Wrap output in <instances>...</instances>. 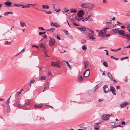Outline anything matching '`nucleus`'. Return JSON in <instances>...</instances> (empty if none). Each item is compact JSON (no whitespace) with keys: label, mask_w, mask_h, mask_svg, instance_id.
Listing matches in <instances>:
<instances>
[{"label":"nucleus","mask_w":130,"mask_h":130,"mask_svg":"<svg viewBox=\"0 0 130 130\" xmlns=\"http://www.w3.org/2000/svg\"><path fill=\"white\" fill-rule=\"evenodd\" d=\"M102 119L103 120L106 121L108 120L109 119L107 117L106 115H104L102 116Z\"/></svg>","instance_id":"nucleus-11"},{"label":"nucleus","mask_w":130,"mask_h":130,"mask_svg":"<svg viewBox=\"0 0 130 130\" xmlns=\"http://www.w3.org/2000/svg\"><path fill=\"white\" fill-rule=\"evenodd\" d=\"M43 51L45 53L44 55L46 57H49V56L46 54V52H47V50L46 49V47L44 45L43 43H41V50Z\"/></svg>","instance_id":"nucleus-1"},{"label":"nucleus","mask_w":130,"mask_h":130,"mask_svg":"<svg viewBox=\"0 0 130 130\" xmlns=\"http://www.w3.org/2000/svg\"><path fill=\"white\" fill-rule=\"evenodd\" d=\"M4 4L7 6H10L11 5L12 3L10 2H5L4 3Z\"/></svg>","instance_id":"nucleus-20"},{"label":"nucleus","mask_w":130,"mask_h":130,"mask_svg":"<svg viewBox=\"0 0 130 130\" xmlns=\"http://www.w3.org/2000/svg\"><path fill=\"white\" fill-rule=\"evenodd\" d=\"M58 39L60 40L61 39L60 37H59L58 35L56 37Z\"/></svg>","instance_id":"nucleus-63"},{"label":"nucleus","mask_w":130,"mask_h":130,"mask_svg":"<svg viewBox=\"0 0 130 130\" xmlns=\"http://www.w3.org/2000/svg\"><path fill=\"white\" fill-rule=\"evenodd\" d=\"M124 48H130V45L124 47Z\"/></svg>","instance_id":"nucleus-61"},{"label":"nucleus","mask_w":130,"mask_h":130,"mask_svg":"<svg viewBox=\"0 0 130 130\" xmlns=\"http://www.w3.org/2000/svg\"><path fill=\"white\" fill-rule=\"evenodd\" d=\"M87 29H88L90 31V32H91L92 34H94V32L92 30H91L89 28H87Z\"/></svg>","instance_id":"nucleus-44"},{"label":"nucleus","mask_w":130,"mask_h":130,"mask_svg":"<svg viewBox=\"0 0 130 130\" xmlns=\"http://www.w3.org/2000/svg\"><path fill=\"white\" fill-rule=\"evenodd\" d=\"M110 36V34H108L107 35H105V36L106 37H109Z\"/></svg>","instance_id":"nucleus-64"},{"label":"nucleus","mask_w":130,"mask_h":130,"mask_svg":"<svg viewBox=\"0 0 130 130\" xmlns=\"http://www.w3.org/2000/svg\"><path fill=\"white\" fill-rule=\"evenodd\" d=\"M87 48V47L85 45H83L82 47V49L84 51H86V50Z\"/></svg>","instance_id":"nucleus-28"},{"label":"nucleus","mask_w":130,"mask_h":130,"mask_svg":"<svg viewBox=\"0 0 130 130\" xmlns=\"http://www.w3.org/2000/svg\"><path fill=\"white\" fill-rule=\"evenodd\" d=\"M122 126L120 125H114L112 126V127L113 128H116L117 127H121Z\"/></svg>","instance_id":"nucleus-30"},{"label":"nucleus","mask_w":130,"mask_h":130,"mask_svg":"<svg viewBox=\"0 0 130 130\" xmlns=\"http://www.w3.org/2000/svg\"><path fill=\"white\" fill-rule=\"evenodd\" d=\"M77 29H78L80 31H84L86 30V28L85 27H78Z\"/></svg>","instance_id":"nucleus-14"},{"label":"nucleus","mask_w":130,"mask_h":130,"mask_svg":"<svg viewBox=\"0 0 130 130\" xmlns=\"http://www.w3.org/2000/svg\"><path fill=\"white\" fill-rule=\"evenodd\" d=\"M83 63L84 66V69H86L88 66L89 63L87 61H84V62Z\"/></svg>","instance_id":"nucleus-15"},{"label":"nucleus","mask_w":130,"mask_h":130,"mask_svg":"<svg viewBox=\"0 0 130 130\" xmlns=\"http://www.w3.org/2000/svg\"><path fill=\"white\" fill-rule=\"evenodd\" d=\"M116 91H111L112 94L114 95H115L116 94V93H115Z\"/></svg>","instance_id":"nucleus-49"},{"label":"nucleus","mask_w":130,"mask_h":130,"mask_svg":"<svg viewBox=\"0 0 130 130\" xmlns=\"http://www.w3.org/2000/svg\"><path fill=\"white\" fill-rule=\"evenodd\" d=\"M73 25L76 26H79V25L75 23H73Z\"/></svg>","instance_id":"nucleus-57"},{"label":"nucleus","mask_w":130,"mask_h":130,"mask_svg":"<svg viewBox=\"0 0 130 130\" xmlns=\"http://www.w3.org/2000/svg\"><path fill=\"white\" fill-rule=\"evenodd\" d=\"M110 50L111 51H112L115 52H116L117 51L116 50H114V49H111Z\"/></svg>","instance_id":"nucleus-58"},{"label":"nucleus","mask_w":130,"mask_h":130,"mask_svg":"<svg viewBox=\"0 0 130 130\" xmlns=\"http://www.w3.org/2000/svg\"><path fill=\"white\" fill-rule=\"evenodd\" d=\"M42 7L43 8V9H48L49 8V6H48L47 5H43L42 6Z\"/></svg>","instance_id":"nucleus-23"},{"label":"nucleus","mask_w":130,"mask_h":130,"mask_svg":"<svg viewBox=\"0 0 130 130\" xmlns=\"http://www.w3.org/2000/svg\"><path fill=\"white\" fill-rule=\"evenodd\" d=\"M84 15V11L82 10H80L77 13V15L78 17L81 18Z\"/></svg>","instance_id":"nucleus-3"},{"label":"nucleus","mask_w":130,"mask_h":130,"mask_svg":"<svg viewBox=\"0 0 130 130\" xmlns=\"http://www.w3.org/2000/svg\"><path fill=\"white\" fill-rule=\"evenodd\" d=\"M126 37H127V38L129 41H130V35L127 34L126 35Z\"/></svg>","instance_id":"nucleus-31"},{"label":"nucleus","mask_w":130,"mask_h":130,"mask_svg":"<svg viewBox=\"0 0 130 130\" xmlns=\"http://www.w3.org/2000/svg\"><path fill=\"white\" fill-rule=\"evenodd\" d=\"M53 8L54 10L56 12H58L60 11V9H57L55 7V6H54Z\"/></svg>","instance_id":"nucleus-21"},{"label":"nucleus","mask_w":130,"mask_h":130,"mask_svg":"<svg viewBox=\"0 0 130 130\" xmlns=\"http://www.w3.org/2000/svg\"><path fill=\"white\" fill-rule=\"evenodd\" d=\"M41 37L43 38H47V36L45 35H41Z\"/></svg>","instance_id":"nucleus-37"},{"label":"nucleus","mask_w":130,"mask_h":130,"mask_svg":"<svg viewBox=\"0 0 130 130\" xmlns=\"http://www.w3.org/2000/svg\"><path fill=\"white\" fill-rule=\"evenodd\" d=\"M20 101V100L18 98H17L16 99V100L15 101V103H19Z\"/></svg>","instance_id":"nucleus-36"},{"label":"nucleus","mask_w":130,"mask_h":130,"mask_svg":"<svg viewBox=\"0 0 130 130\" xmlns=\"http://www.w3.org/2000/svg\"><path fill=\"white\" fill-rule=\"evenodd\" d=\"M103 88L104 92L105 93H106L109 91V88L108 87V86L107 85H105L103 87Z\"/></svg>","instance_id":"nucleus-6"},{"label":"nucleus","mask_w":130,"mask_h":130,"mask_svg":"<svg viewBox=\"0 0 130 130\" xmlns=\"http://www.w3.org/2000/svg\"><path fill=\"white\" fill-rule=\"evenodd\" d=\"M101 85V84H98L96 85L95 87V91Z\"/></svg>","instance_id":"nucleus-26"},{"label":"nucleus","mask_w":130,"mask_h":130,"mask_svg":"<svg viewBox=\"0 0 130 130\" xmlns=\"http://www.w3.org/2000/svg\"><path fill=\"white\" fill-rule=\"evenodd\" d=\"M118 31V30L116 28H114L113 29H112V31L113 32L116 33L117 32V31Z\"/></svg>","instance_id":"nucleus-33"},{"label":"nucleus","mask_w":130,"mask_h":130,"mask_svg":"<svg viewBox=\"0 0 130 130\" xmlns=\"http://www.w3.org/2000/svg\"><path fill=\"white\" fill-rule=\"evenodd\" d=\"M45 79V76H41V80H44Z\"/></svg>","instance_id":"nucleus-47"},{"label":"nucleus","mask_w":130,"mask_h":130,"mask_svg":"<svg viewBox=\"0 0 130 130\" xmlns=\"http://www.w3.org/2000/svg\"><path fill=\"white\" fill-rule=\"evenodd\" d=\"M34 107L37 108H41V104H36L34 105Z\"/></svg>","instance_id":"nucleus-19"},{"label":"nucleus","mask_w":130,"mask_h":130,"mask_svg":"<svg viewBox=\"0 0 130 130\" xmlns=\"http://www.w3.org/2000/svg\"><path fill=\"white\" fill-rule=\"evenodd\" d=\"M128 104V103L127 102H122L120 105V106L121 108H123L124 106H126Z\"/></svg>","instance_id":"nucleus-10"},{"label":"nucleus","mask_w":130,"mask_h":130,"mask_svg":"<svg viewBox=\"0 0 130 130\" xmlns=\"http://www.w3.org/2000/svg\"><path fill=\"white\" fill-rule=\"evenodd\" d=\"M107 75L108 76V77L110 78H111V76H112V75H111L110 73L109 72H108Z\"/></svg>","instance_id":"nucleus-38"},{"label":"nucleus","mask_w":130,"mask_h":130,"mask_svg":"<svg viewBox=\"0 0 130 130\" xmlns=\"http://www.w3.org/2000/svg\"><path fill=\"white\" fill-rule=\"evenodd\" d=\"M78 79L79 80L80 82H83L84 80V79L82 78V75H81L79 76V78Z\"/></svg>","instance_id":"nucleus-22"},{"label":"nucleus","mask_w":130,"mask_h":130,"mask_svg":"<svg viewBox=\"0 0 130 130\" xmlns=\"http://www.w3.org/2000/svg\"><path fill=\"white\" fill-rule=\"evenodd\" d=\"M51 25L52 26H54L56 27H59L60 26L57 23L54 22H52L51 24Z\"/></svg>","instance_id":"nucleus-12"},{"label":"nucleus","mask_w":130,"mask_h":130,"mask_svg":"<svg viewBox=\"0 0 130 130\" xmlns=\"http://www.w3.org/2000/svg\"><path fill=\"white\" fill-rule=\"evenodd\" d=\"M94 34H92L91 33H89L88 36L89 38L92 40H94L95 39V38L93 37Z\"/></svg>","instance_id":"nucleus-8"},{"label":"nucleus","mask_w":130,"mask_h":130,"mask_svg":"<svg viewBox=\"0 0 130 130\" xmlns=\"http://www.w3.org/2000/svg\"><path fill=\"white\" fill-rule=\"evenodd\" d=\"M48 87H49L48 84H47L45 85V86L44 87V90L43 91V92H44V91L47 90L48 89Z\"/></svg>","instance_id":"nucleus-17"},{"label":"nucleus","mask_w":130,"mask_h":130,"mask_svg":"<svg viewBox=\"0 0 130 130\" xmlns=\"http://www.w3.org/2000/svg\"><path fill=\"white\" fill-rule=\"evenodd\" d=\"M52 66L54 67L60 68V66L58 64V63L56 62H52L51 63Z\"/></svg>","instance_id":"nucleus-9"},{"label":"nucleus","mask_w":130,"mask_h":130,"mask_svg":"<svg viewBox=\"0 0 130 130\" xmlns=\"http://www.w3.org/2000/svg\"><path fill=\"white\" fill-rule=\"evenodd\" d=\"M90 74V70L88 69L86 70L83 73V77H88Z\"/></svg>","instance_id":"nucleus-4"},{"label":"nucleus","mask_w":130,"mask_h":130,"mask_svg":"<svg viewBox=\"0 0 130 130\" xmlns=\"http://www.w3.org/2000/svg\"><path fill=\"white\" fill-rule=\"evenodd\" d=\"M35 81V79H32L28 83V85L30 86V87L31 86V85L34 83Z\"/></svg>","instance_id":"nucleus-16"},{"label":"nucleus","mask_w":130,"mask_h":130,"mask_svg":"<svg viewBox=\"0 0 130 130\" xmlns=\"http://www.w3.org/2000/svg\"><path fill=\"white\" fill-rule=\"evenodd\" d=\"M11 96L10 97H9V98L6 101V104L7 105H8V104H9V100H10V98H11Z\"/></svg>","instance_id":"nucleus-42"},{"label":"nucleus","mask_w":130,"mask_h":130,"mask_svg":"<svg viewBox=\"0 0 130 130\" xmlns=\"http://www.w3.org/2000/svg\"><path fill=\"white\" fill-rule=\"evenodd\" d=\"M45 13L47 14H49L52 13V12L50 11H48V12H45Z\"/></svg>","instance_id":"nucleus-54"},{"label":"nucleus","mask_w":130,"mask_h":130,"mask_svg":"<svg viewBox=\"0 0 130 130\" xmlns=\"http://www.w3.org/2000/svg\"><path fill=\"white\" fill-rule=\"evenodd\" d=\"M118 33L120 35L123 36H125L126 37V34L125 33V31L122 30H118Z\"/></svg>","instance_id":"nucleus-7"},{"label":"nucleus","mask_w":130,"mask_h":130,"mask_svg":"<svg viewBox=\"0 0 130 130\" xmlns=\"http://www.w3.org/2000/svg\"><path fill=\"white\" fill-rule=\"evenodd\" d=\"M5 45H10L11 44V42L6 41L5 42Z\"/></svg>","instance_id":"nucleus-29"},{"label":"nucleus","mask_w":130,"mask_h":130,"mask_svg":"<svg viewBox=\"0 0 130 130\" xmlns=\"http://www.w3.org/2000/svg\"><path fill=\"white\" fill-rule=\"evenodd\" d=\"M21 25L22 27H24L26 26V24L22 22H20Z\"/></svg>","instance_id":"nucleus-35"},{"label":"nucleus","mask_w":130,"mask_h":130,"mask_svg":"<svg viewBox=\"0 0 130 130\" xmlns=\"http://www.w3.org/2000/svg\"><path fill=\"white\" fill-rule=\"evenodd\" d=\"M75 19L77 20L78 21L81 20L83 19V18H76Z\"/></svg>","instance_id":"nucleus-48"},{"label":"nucleus","mask_w":130,"mask_h":130,"mask_svg":"<svg viewBox=\"0 0 130 130\" xmlns=\"http://www.w3.org/2000/svg\"><path fill=\"white\" fill-rule=\"evenodd\" d=\"M55 30V28H51L50 29H49L47 30L50 31H52V32L54 31Z\"/></svg>","instance_id":"nucleus-25"},{"label":"nucleus","mask_w":130,"mask_h":130,"mask_svg":"<svg viewBox=\"0 0 130 130\" xmlns=\"http://www.w3.org/2000/svg\"><path fill=\"white\" fill-rule=\"evenodd\" d=\"M16 105L18 107L20 108H21L23 107V108L22 109H28L29 108V107H26V105H25L23 104L22 105H20V104H19L17 105L16 104Z\"/></svg>","instance_id":"nucleus-5"},{"label":"nucleus","mask_w":130,"mask_h":130,"mask_svg":"<svg viewBox=\"0 0 130 130\" xmlns=\"http://www.w3.org/2000/svg\"><path fill=\"white\" fill-rule=\"evenodd\" d=\"M10 111V107L9 108H8L7 111V113H8Z\"/></svg>","instance_id":"nucleus-52"},{"label":"nucleus","mask_w":130,"mask_h":130,"mask_svg":"<svg viewBox=\"0 0 130 130\" xmlns=\"http://www.w3.org/2000/svg\"><path fill=\"white\" fill-rule=\"evenodd\" d=\"M121 27L123 29H124L125 28V27L124 26L122 25L121 26Z\"/></svg>","instance_id":"nucleus-62"},{"label":"nucleus","mask_w":130,"mask_h":130,"mask_svg":"<svg viewBox=\"0 0 130 130\" xmlns=\"http://www.w3.org/2000/svg\"><path fill=\"white\" fill-rule=\"evenodd\" d=\"M125 93L122 92L121 93V94L122 96L124 97L125 96Z\"/></svg>","instance_id":"nucleus-46"},{"label":"nucleus","mask_w":130,"mask_h":130,"mask_svg":"<svg viewBox=\"0 0 130 130\" xmlns=\"http://www.w3.org/2000/svg\"><path fill=\"white\" fill-rule=\"evenodd\" d=\"M116 91V90L114 87L112 86H110V89H109L110 91Z\"/></svg>","instance_id":"nucleus-18"},{"label":"nucleus","mask_w":130,"mask_h":130,"mask_svg":"<svg viewBox=\"0 0 130 130\" xmlns=\"http://www.w3.org/2000/svg\"><path fill=\"white\" fill-rule=\"evenodd\" d=\"M103 65L105 67H108V64L105 61H104L103 62Z\"/></svg>","instance_id":"nucleus-32"},{"label":"nucleus","mask_w":130,"mask_h":130,"mask_svg":"<svg viewBox=\"0 0 130 130\" xmlns=\"http://www.w3.org/2000/svg\"><path fill=\"white\" fill-rule=\"evenodd\" d=\"M66 64L68 66V67L70 68H71V67L70 66V65L69 64L68 62V61L66 62Z\"/></svg>","instance_id":"nucleus-45"},{"label":"nucleus","mask_w":130,"mask_h":130,"mask_svg":"<svg viewBox=\"0 0 130 130\" xmlns=\"http://www.w3.org/2000/svg\"><path fill=\"white\" fill-rule=\"evenodd\" d=\"M86 42V41L85 40L82 39L81 40V43L82 44H85Z\"/></svg>","instance_id":"nucleus-40"},{"label":"nucleus","mask_w":130,"mask_h":130,"mask_svg":"<svg viewBox=\"0 0 130 130\" xmlns=\"http://www.w3.org/2000/svg\"><path fill=\"white\" fill-rule=\"evenodd\" d=\"M20 6H22L23 7V8L28 7V6H26L22 5L21 4Z\"/></svg>","instance_id":"nucleus-51"},{"label":"nucleus","mask_w":130,"mask_h":130,"mask_svg":"<svg viewBox=\"0 0 130 130\" xmlns=\"http://www.w3.org/2000/svg\"><path fill=\"white\" fill-rule=\"evenodd\" d=\"M55 40L54 39L51 37L49 41V45L51 46H53L55 45Z\"/></svg>","instance_id":"nucleus-2"},{"label":"nucleus","mask_w":130,"mask_h":130,"mask_svg":"<svg viewBox=\"0 0 130 130\" xmlns=\"http://www.w3.org/2000/svg\"><path fill=\"white\" fill-rule=\"evenodd\" d=\"M99 127L100 126H98L97 127H94V128L96 130H97L99 129Z\"/></svg>","instance_id":"nucleus-56"},{"label":"nucleus","mask_w":130,"mask_h":130,"mask_svg":"<svg viewBox=\"0 0 130 130\" xmlns=\"http://www.w3.org/2000/svg\"><path fill=\"white\" fill-rule=\"evenodd\" d=\"M126 27L127 28V29H128L129 28H130V24H129L128 25H127Z\"/></svg>","instance_id":"nucleus-59"},{"label":"nucleus","mask_w":130,"mask_h":130,"mask_svg":"<svg viewBox=\"0 0 130 130\" xmlns=\"http://www.w3.org/2000/svg\"><path fill=\"white\" fill-rule=\"evenodd\" d=\"M111 77H112V78L111 77L110 78L115 83H117V80L113 78L112 76H111Z\"/></svg>","instance_id":"nucleus-34"},{"label":"nucleus","mask_w":130,"mask_h":130,"mask_svg":"<svg viewBox=\"0 0 130 130\" xmlns=\"http://www.w3.org/2000/svg\"><path fill=\"white\" fill-rule=\"evenodd\" d=\"M109 27H108L104 28V29L102 30H103V31H104V33H105V32H106V30L107 29H109Z\"/></svg>","instance_id":"nucleus-41"},{"label":"nucleus","mask_w":130,"mask_h":130,"mask_svg":"<svg viewBox=\"0 0 130 130\" xmlns=\"http://www.w3.org/2000/svg\"><path fill=\"white\" fill-rule=\"evenodd\" d=\"M88 7H89V6L88 5H85V6H83V8H88Z\"/></svg>","instance_id":"nucleus-55"},{"label":"nucleus","mask_w":130,"mask_h":130,"mask_svg":"<svg viewBox=\"0 0 130 130\" xmlns=\"http://www.w3.org/2000/svg\"><path fill=\"white\" fill-rule=\"evenodd\" d=\"M20 5L21 4H15L13 5V6H17L18 7H20Z\"/></svg>","instance_id":"nucleus-43"},{"label":"nucleus","mask_w":130,"mask_h":130,"mask_svg":"<svg viewBox=\"0 0 130 130\" xmlns=\"http://www.w3.org/2000/svg\"><path fill=\"white\" fill-rule=\"evenodd\" d=\"M87 4L86 3H83L81 5V6L83 7V6L87 5Z\"/></svg>","instance_id":"nucleus-50"},{"label":"nucleus","mask_w":130,"mask_h":130,"mask_svg":"<svg viewBox=\"0 0 130 130\" xmlns=\"http://www.w3.org/2000/svg\"><path fill=\"white\" fill-rule=\"evenodd\" d=\"M63 31L64 32V33L66 35H67L69 34L68 31L66 30H63Z\"/></svg>","instance_id":"nucleus-39"},{"label":"nucleus","mask_w":130,"mask_h":130,"mask_svg":"<svg viewBox=\"0 0 130 130\" xmlns=\"http://www.w3.org/2000/svg\"><path fill=\"white\" fill-rule=\"evenodd\" d=\"M105 33H104L103 31L102 30H101L100 32L99 33V34L100 36H101L102 35H103V34H105Z\"/></svg>","instance_id":"nucleus-24"},{"label":"nucleus","mask_w":130,"mask_h":130,"mask_svg":"<svg viewBox=\"0 0 130 130\" xmlns=\"http://www.w3.org/2000/svg\"><path fill=\"white\" fill-rule=\"evenodd\" d=\"M70 12L71 13H76L77 12V10L72 9H70Z\"/></svg>","instance_id":"nucleus-27"},{"label":"nucleus","mask_w":130,"mask_h":130,"mask_svg":"<svg viewBox=\"0 0 130 130\" xmlns=\"http://www.w3.org/2000/svg\"><path fill=\"white\" fill-rule=\"evenodd\" d=\"M9 14V12H5L4 13V15H8Z\"/></svg>","instance_id":"nucleus-53"},{"label":"nucleus","mask_w":130,"mask_h":130,"mask_svg":"<svg viewBox=\"0 0 130 130\" xmlns=\"http://www.w3.org/2000/svg\"><path fill=\"white\" fill-rule=\"evenodd\" d=\"M95 91V89H94V90H90L88 91V92L89 95H91Z\"/></svg>","instance_id":"nucleus-13"},{"label":"nucleus","mask_w":130,"mask_h":130,"mask_svg":"<svg viewBox=\"0 0 130 130\" xmlns=\"http://www.w3.org/2000/svg\"><path fill=\"white\" fill-rule=\"evenodd\" d=\"M125 122L124 121H122V122H121V124L122 125H125Z\"/></svg>","instance_id":"nucleus-60"}]
</instances>
